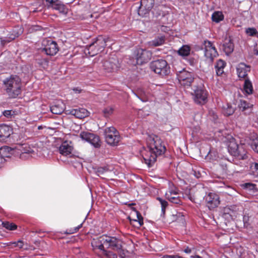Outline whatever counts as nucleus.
<instances>
[{
    "label": "nucleus",
    "instance_id": "21",
    "mask_svg": "<svg viewBox=\"0 0 258 258\" xmlns=\"http://www.w3.org/2000/svg\"><path fill=\"white\" fill-rule=\"evenodd\" d=\"M12 133V127L5 124H0V141H5Z\"/></svg>",
    "mask_w": 258,
    "mask_h": 258
},
{
    "label": "nucleus",
    "instance_id": "47",
    "mask_svg": "<svg viewBox=\"0 0 258 258\" xmlns=\"http://www.w3.org/2000/svg\"><path fill=\"white\" fill-rule=\"evenodd\" d=\"M82 223L80 224L78 226L75 227V228L74 229L71 230L69 233L72 234V233L77 232L79 230V229H80L82 227Z\"/></svg>",
    "mask_w": 258,
    "mask_h": 258
},
{
    "label": "nucleus",
    "instance_id": "14",
    "mask_svg": "<svg viewBox=\"0 0 258 258\" xmlns=\"http://www.w3.org/2000/svg\"><path fill=\"white\" fill-rule=\"evenodd\" d=\"M231 140L230 141L228 145V150L229 153L233 156L237 157L239 158L244 159L246 158L245 154L243 155L240 154V146L235 142V140L231 137Z\"/></svg>",
    "mask_w": 258,
    "mask_h": 258
},
{
    "label": "nucleus",
    "instance_id": "51",
    "mask_svg": "<svg viewBox=\"0 0 258 258\" xmlns=\"http://www.w3.org/2000/svg\"><path fill=\"white\" fill-rule=\"evenodd\" d=\"M143 102H146L147 101V99L146 98H144L143 97L139 96V95L135 94Z\"/></svg>",
    "mask_w": 258,
    "mask_h": 258
},
{
    "label": "nucleus",
    "instance_id": "40",
    "mask_svg": "<svg viewBox=\"0 0 258 258\" xmlns=\"http://www.w3.org/2000/svg\"><path fill=\"white\" fill-rule=\"evenodd\" d=\"M157 199L159 201V202L161 205L162 212L164 214L165 211V209L168 205V203L167 201L162 199L160 198H157Z\"/></svg>",
    "mask_w": 258,
    "mask_h": 258
},
{
    "label": "nucleus",
    "instance_id": "36",
    "mask_svg": "<svg viewBox=\"0 0 258 258\" xmlns=\"http://www.w3.org/2000/svg\"><path fill=\"white\" fill-rule=\"evenodd\" d=\"M109 169L107 166L98 167L94 169V171L98 176H100L101 175L109 171Z\"/></svg>",
    "mask_w": 258,
    "mask_h": 258
},
{
    "label": "nucleus",
    "instance_id": "9",
    "mask_svg": "<svg viewBox=\"0 0 258 258\" xmlns=\"http://www.w3.org/2000/svg\"><path fill=\"white\" fill-rule=\"evenodd\" d=\"M44 47L41 49L42 52H44L48 55H54L58 51V47L56 42L50 39H46L43 41Z\"/></svg>",
    "mask_w": 258,
    "mask_h": 258
},
{
    "label": "nucleus",
    "instance_id": "6",
    "mask_svg": "<svg viewBox=\"0 0 258 258\" xmlns=\"http://www.w3.org/2000/svg\"><path fill=\"white\" fill-rule=\"evenodd\" d=\"M176 76L181 85L187 87L191 86L195 79L194 74L185 69L177 72Z\"/></svg>",
    "mask_w": 258,
    "mask_h": 258
},
{
    "label": "nucleus",
    "instance_id": "3",
    "mask_svg": "<svg viewBox=\"0 0 258 258\" xmlns=\"http://www.w3.org/2000/svg\"><path fill=\"white\" fill-rule=\"evenodd\" d=\"M107 39L102 36H99L96 40L87 46L85 52L88 53L91 56H93L102 52L106 45Z\"/></svg>",
    "mask_w": 258,
    "mask_h": 258
},
{
    "label": "nucleus",
    "instance_id": "28",
    "mask_svg": "<svg viewBox=\"0 0 258 258\" xmlns=\"http://www.w3.org/2000/svg\"><path fill=\"white\" fill-rule=\"evenodd\" d=\"M226 62L222 59H219L217 61L215 68L218 76H220L224 73V69L226 66Z\"/></svg>",
    "mask_w": 258,
    "mask_h": 258
},
{
    "label": "nucleus",
    "instance_id": "30",
    "mask_svg": "<svg viewBox=\"0 0 258 258\" xmlns=\"http://www.w3.org/2000/svg\"><path fill=\"white\" fill-rule=\"evenodd\" d=\"M20 150L21 151L22 153L32 155L35 153L36 149L34 147H31L28 144H24L22 145V149Z\"/></svg>",
    "mask_w": 258,
    "mask_h": 258
},
{
    "label": "nucleus",
    "instance_id": "5",
    "mask_svg": "<svg viewBox=\"0 0 258 258\" xmlns=\"http://www.w3.org/2000/svg\"><path fill=\"white\" fill-rule=\"evenodd\" d=\"M105 141L112 146L117 145L120 140L118 132L113 127H106L104 131Z\"/></svg>",
    "mask_w": 258,
    "mask_h": 258
},
{
    "label": "nucleus",
    "instance_id": "55",
    "mask_svg": "<svg viewBox=\"0 0 258 258\" xmlns=\"http://www.w3.org/2000/svg\"><path fill=\"white\" fill-rule=\"evenodd\" d=\"M213 153L212 151L211 150H210L208 152V156H212V154Z\"/></svg>",
    "mask_w": 258,
    "mask_h": 258
},
{
    "label": "nucleus",
    "instance_id": "4",
    "mask_svg": "<svg viewBox=\"0 0 258 258\" xmlns=\"http://www.w3.org/2000/svg\"><path fill=\"white\" fill-rule=\"evenodd\" d=\"M151 69L155 73L161 76H166L170 73V67L164 59H158L152 61L150 64Z\"/></svg>",
    "mask_w": 258,
    "mask_h": 258
},
{
    "label": "nucleus",
    "instance_id": "43",
    "mask_svg": "<svg viewBox=\"0 0 258 258\" xmlns=\"http://www.w3.org/2000/svg\"><path fill=\"white\" fill-rule=\"evenodd\" d=\"M3 115L8 118H12L14 115V111L11 110H5L3 112Z\"/></svg>",
    "mask_w": 258,
    "mask_h": 258
},
{
    "label": "nucleus",
    "instance_id": "34",
    "mask_svg": "<svg viewBox=\"0 0 258 258\" xmlns=\"http://www.w3.org/2000/svg\"><path fill=\"white\" fill-rule=\"evenodd\" d=\"M223 49L226 54H230L234 49V45L233 43L229 40L228 42H225L223 44Z\"/></svg>",
    "mask_w": 258,
    "mask_h": 258
},
{
    "label": "nucleus",
    "instance_id": "18",
    "mask_svg": "<svg viewBox=\"0 0 258 258\" xmlns=\"http://www.w3.org/2000/svg\"><path fill=\"white\" fill-rule=\"evenodd\" d=\"M154 4V0H141L140 6L138 10V14L140 16H144L153 8Z\"/></svg>",
    "mask_w": 258,
    "mask_h": 258
},
{
    "label": "nucleus",
    "instance_id": "12",
    "mask_svg": "<svg viewBox=\"0 0 258 258\" xmlns=\"http://www.w3.org/2000/svg\"><path fill=\"white\" fill-rule=\"evenodd\" d=\"M205 56L210 61H212L214 58L218 56V52L213 45V43L210 41H205Z\"/></svg>",
    "mask_w": 258,
    "mask_h": 258
},
{
    "label": "nucleus",
    "instance_id": "42",
    "mask_svg": "<svg viewBox=\"0 0 258 258\" xmlns=\"http://www.w3.org/2000/svg\"><path fill=\"white\" fill-rule=\"evenodd\" d=\"M113 111V109L111 107H107L104 108L103 110V112L105 117H108L110 115Z\"/></svg>",
    "mask_w": 258,
    "mask_h": 258
},
{
    "label": "nucleus",
    "instance_id": "10",
    "mask_svg": "<svg viewBox=\"0 0 258 258\" xmlns=\"http://www.w3.org/2000/svg\"><path fill=\"white\" fill-rule=\"evenodd\" d=\"M169 187L165 193L166 199L172 203L179 204L181 201L179 196V190L173 184L169 183Z\"/></svg>",
    "mask_w": 258,
    "mask_h": 258
},
{
    "label": "nucleus",
    "instance_id": "7",
    "mask_svg": "<svg viewBox=\"0 0 258 258\" xmlns=\"http://www.w3.org/2000/svg\"><path fill=\"white\" fill-rule=\"evenodd\" d=\"M193 95L194 100L198 104L204 105L208 101V92L203 87H197Z\"/></svg>",
    "mask_w": 258,
    "mask_h": 258
},
{
    "label": "nucleus",
    "instance_id": "15",
    "mask_svg": "<svg viewBox=\"0 0 258 258\" xmlns=\"http://www.w3.org/2000/svg\"><path fill=\"white\" fill-rule=\"evenodd\" d=\"M105 241L106 248H111L113 250H119L122 247V241L120 239L113 236L105 235Z\"/></svg>",
    "mask_w": 258,
    "mask_h": 258
},
{
    "label": "nucleus",
    "instance_id": "1",
    "mask_svg": "<svg viewBox=\"0 0 258 258\" xmlns=\"http://www.w3.org/2000/svg\"><path fill=\"white\" fill-rule=\"evenodd\" d=\"M146 143L147 148L141 150V154L145 163L151 166L155 162L157 157L163 155L166 149L160 137L154 134L148 135Z\"/></svg>",
    "mask_w": 258,
    "mask_h": 258
},
{
    "label": "nucleus",
    "instance_id": "8",
    "mask_svg": "<svg viewBox=\"0 0 258 258\" xmlns=\"http://www.w3.org/2000/svg\"><path fill=\"white\" fill-rule=\"evenodd\" d=\"M80 137L82 140L90 143L95 148H99L101 146L100 138L97 135L88 132H82L80 133Z\"/></svg>",
    "mask_w": 258,
    "mask_h": 258
},
{
    "label": "nucleus",
    "instance_id": "52",
    "mask_svg": "<svg viewBox=\"0 0 258 258\" xmlns=\"http://www.w3.org/2000/svg\"><path fill=\"white\" fill-rule=\"evenodd\" d=\"M161 30L162 31L166 32L169 30V28L166 26H162L161 27Z\"/></svg>",
    "mask_w": 258,
    "mask_h": 258
},
{
    "label": "nucleus",
    "instance_id": "29",
    "mask_svg": "<svg viewBox=\"0 0 258 258\" xmlns=\"http://www.w3.org/2000/svg\"><path fill=\"white\" fill-rule=\"evenodd\" d=\"M243 92L245 94L250 95L253 92L252 83L249 79H245L243 85Z\"/></svg>",
    "mask_w": 258,
    "mask_h": 258
},
{
    "label": "nucleus",
    "instance_id": "44",
    "mask_svg": "<svg viewBox=\"0 0 258 258\" xmlns=\"http://www.w3.org/2000/svg\"><path fill=\"white\" fill-rule=\"evenodd\" d=\"M104 253L106 256V258H117V255L111 251H107L105 250L103 251Z\"/></svg>",
    "mask_w": 258,
    "mask_h": 258
},
{
    "label": "nucleus",
    "instance_id": "17",
    "mask_svg": "<svg viewBox=\"0 0 258 258\" xmlns=\"http://www.w3.org/2000/svg\"><path fill=\"white\" fill-rule=\"evenodd\" d=\"M205 200L209 209H214L220 204L219 196L213 192H209L205 197Z\"/></svg>",
    "mask_w": 258,
    "mask_h": 258
},
{
    "label": "nucleus",
    "instance_id": "2",
    "mask_svg": "<svg viewBox=\"0 0 258 258\" xmlns=\"http://www.w3.org/2000/svg\"><path fill=\"white\" fill-rule=\"evenodd\" d=\"M6 93L11 98H16L21 93V80L17 75H11L3 81Z\"/></svg>",
    "mask_w": 258,
    "mask_h": 258
},
{
    "label": "nucleus",
    "instance_id": "46",
    "mask_svg": "<svg viewBox=\"0 0 258 258\" xmlns=\"http://www.w3.org/2000/svg\"><path fill=\"white\" fill-rule=\"evenodd\" d=\"M24 245V242L23 241L20 240L17 241V247H18L20 248H23L24 249H28L27 247L26 246V247H23Z\"/></svg>",
    "mask_w": 258,
    "mask_h": 258
},
{
    "label": "nucleus",
    "instance_id": "32",
    "mask_svg": "<svg viewBox=\"0 0 258 258\" xmlns=\"http://www.w3.org/2000/svg\"><path fill=\"white\" fill-rule=\"evenodd\" d=\"M235 111V108L229 104H226L223 107V113L226 116L232 115Z\"/></svg>",
    "mask_w": 258,
    "mask_h": 258
},
{
    "label": "nucleus",
    "instance_id": "33",
    "mask_svg": "<svg viewBox=\"0 0 258 258\" xmlns=\"http://www.w3.org/2000/svg\"><path fill=\"white\" fill-rule=\"evenodd\" d=\"M224 19V15L221 12L216 11L212 15V20L213 22L219 23Z\"/></svg>",
    "mask_w": 258,
    "mask_h": 258
},
{
    "label": "nucleus",
    "instance_id": "50",
    "mask_svg": "<svg viewBox=\"0 0 258 258\" xmlns=\"http://www.w3.org/2000/svg\"><path fill=\"white\" fill-rule=\"evenodd\" d=\"M216 136L218 137L219 138H221L222 136H223V134L222 133L221 131H219L215 133Z\"/></svg>",
    "mask_w": 258,
    "mask_h": 258
},
{
    "label": "nucleus",
    "instance_id": "23",
    "mask_svg": "<svg viewBox=\"0 0 258 258\" xmlns=\"http://www.w3.org/2000/svg\"><path fill=\"white\" fill-rule=\"evenodd\" d=\"M250 70V67L245 64L244 63H240L236 68V71L238 77L241 79L245 78L247 73Z\"/></svg>",
    "mask_w": 258,
    "mask_h": 258
},
{
    "label": "nucleus",
    "instance_id": "16",
    "mask_svg": "<svg viewBox=\"0 0 258 258\" xmlns=\"http://www.w3.org/2000/svg\"><path fill=\"white\" fill-rule=\"evenodd\" d=\"M47 3L46 5L48 8L58 11L60 13L63 15H66L68 13V9L59 0H45Z\"/></svg>",
    "mask_w": 258,
    "mask_h": 258
},
{
    "label": "nucleus",
    "instance_id": "31",
    "mask_svg": "<svg viewBox=\"0 0 258 258\" xmlns=\"http://www.w3.org/2000/svg\"><path fill=\"white\" fill-rule=\"evenodd\" d=\"M165 38L164 36H159L154 40L150 42V45L154 46H158L163 44Z\"/></svg>",
    "mask_w": 258,
    "mask_h": 258
},
{
    "label": "nucleus",
    "instance_id": "13",
    "mask_svg": "<svg viewBox=\"0 0 258 258\" xmlns=\"http://www.w3.org/2000/svg\"><path fill=\"white\" fill-rule=\"evenodd\" d=\"M120 67L119 60L116 57L109 58L103 62L104 69L107 72H113L118 70Z\"/></svg>",
    "mask_w": 258,
    "mask_h": 258
},
{
    "label": "nucleus",
    "instance_id": "48",
    "mask_svg": "<svg viewBox=\"0 0 258 258\" xmlns=\"http://www.w3.org/2000/svg\"><path fill=\"white\" fill-rule=\"evenodd\" d=\"M194 250V248L187 247L183 250V251L186 253H190L191 252L192 250Z\"/></svg>",
    "mask_w": 258,
    "mask_h": 258
},
{
    "label": "nucleus",
    "instance_id": "45",
    "mask_svg": "<svg viewBox=\"0 0 258 258\" xmlns=\"http://www.w3.org/2000/svg\"><path fill=\"white\" fill-rule=\"evenodd\" d=\"M244 187L245 189L248 190H254L255 185L251 183H246L244 184Z\"/></svg>",
    "mask_w": 258,
    "mask_h": 258
},
{
    "label": "nucleus",
    "instance_id": "37",
    "mask_svg": "<svg viewBox=\"0 0 258 258\" xmlns=\"http://www.w3.org/2000/svg\"><path fill=\"white\" fill-rule=\"evenodd\" d=\"M4 227L9 230H15L17 229V226L13 223L4 222L2 223Z\"/></svg>",
    "mask_w": 258,
    "mask_h": 258
},
{
    "label": "nucleus",
    "instance_id": "11",
    "mask_svg": "<svg viewBox=\"0 0 258 258\" xmlns=\"http://www.w3.org/2000/svg\"><path fill=\"white\" fill-rule=\"evenodd\" d=\"M137 63L142 64L147 62L152 57V53L150 51L142 48L137 49L135 52Z\"/></svg>",
    "mask_w": 258,
    "mask_h": 258
},
{
    "label": "nucleus",
    "instance_id": "19",
    "mask_svg": "<svg viewBox=\"0 0 258 258\" xmlns=\"http://www.w3.org/2000/svg\"><path fill=\"white\" fill-rule=\"evenodd\" d=\"M73 150V147L72 143L68 141L62 142L58 148L59 153L64 156L71 157Z\"/></svg>",
    "mask_w": 258,
    "mask_h": 258
},
{
    "label": "nucleus",
    "instance_id": "20",
    "mask_svg": "<svg viewBox=\"0 0 258 258\" xmlns=\"http://www.w3.org/2000/svg\"><path fill=\"white\" fill-rule=\"evenodd\" d=\"M23 33V29L21 27L17 26L15 27L13 30L9 32L7 36L2 42L3 43L9 42L13 40L18 37L20 35Z\"/></svg>",
    "mask_w": 258,
    "mask_h": 258
},
{
    "label": "nucleus",
    "instance_id": "24",
    "mask_svg": "<svg viewBox=\"0 0 258 258\" xmlns=\"http://www.w3.org/2000/svg\"><path fill=\"white\" fill-rule=\"evenodd\" d=\"M105 235L99 237L96 239H93L92 241L91 244L92 247L94 248H98L103 251L106 248V242L105 241Z\"/></svg>",
    "mask_w": 258,
    "mask_h": 258
},
{
    "label": "nucleus",
    "instance_id": "22",
    "mask_svg": "<svg viewBox=\"0 0 258 258\" xmlns=\"http://www.w3.org/2000/svg\"><path fill=\"white\" fill-rule=\"evenodd\" d=\"M67 114L74 115L78 118H83L88 115V111L85 108H79L67 110Z\"/></svg>",
    "mask_w": 258,
    "mask_h": 258
},
{
    "label": "nucleus",
    "instance_id": "54",
    "mask_svg": "<svg viewBox=\"0 0 258 258\" xmlns=\"http://www.w3.org/2000/svg\"><path fill=\"white\" fill-rule=\"evenodd\" d=\"M192 258H202V257L199 256V255H195L194 256H191Z\"/></svg>",
    "mask_w": 258,
    "mask_h": 258
},
{
    "label": "nucleus",
    "instance_id": "25",
    "mask_svg": "<svg viewBox=\"0 0 258 258\" xmlns=\"http://www.w3.org/2000/svg\"><path fill=\"white\" fill-rule=\"evenodd\" d=\"M246 142L250 146L254 151L258 153V137L256 135H252L246 140Z\"/></svg>",
    "mask_w": 258,
    "mask_h": 258
},
{
    "label": "nucleus",
    "instance_id": "38",
    "mask_svg": "<svg viewBox=\"0 0 258 258\" xmlns=\"http://www.w3.org/2000/svg\"><path fill=\"white\" fill-rule=\"evenodd\" d=\"M201 171L202 169L198 167L195 166L192 168L190 174L193 175L195 177L199 178L202 175Z\"/></svg>",
    "mask_w": 258,
    "mask_h": 258
},
{
    "label": "nucleus",
    "instance_id": "49",
    "mask_svg": "<svg viewBox=\"0 0 258 258\" xmlns=\"http://www.w3.org/2000/svg\"><path fill=\"white\" fill-rule=\"evenodd\" d=\"M209 113H210V114H212V115H213V119H214V120H215V119H217V117H218L217 115V114H216L214 112V111H210L209 112Z\"/></svg>",
    "mask_w": 258,
    "mask_h": 258
},
{
    "label": "nucleus",
    "instance_id": "53",
    "mask_svg": "<svg viewBox=\"0 0 258 258\" xmlns=\"http://www.w3.org/2000/svg\"><path fill=\"white\" fill-rule=\"evenodd\" d=\"M12 244L14 247H17V241L12 242Z\"/></svg>",
    "mask_w": 258,
    "mask_h": 258
},
{
    "label": "nucleus",
    "instance_id": "41",
    "mask_svg": "<svg viewBox=\"0 0 258 258\" xmlns=\"http://www.w3.org/2000/svg\"><path fill=\"white\" fill-rule=\"evenodd\" d=\"M251 169L253 174L255 176H258V163H254L251 165Z\"/></svg>",
    "mask_w": 258,
    "mask_h": 258
},
{
    "label": "nucleus",
    "instance_id": "39",
    "mask_svg": "<svg viewBox=\"0 0 258 258\" xmlns=\"http://www.w3.org/2000/svg\"><path fill=\"white\" fill-rule=\"evenodd\" d=\"M135 212L137 216V219L133 220V221L135 222H138L139 226H141L144 223L143 218L140 212L138 211H135Z\"/></svg>",
    "mask_w": 258,
    "mask_h": 258
},
{
    "label": "nucleus",
    "instance_id": "26",
    "mask_svg": "<svg viewBox=\"0 0 258 258\" xmlns=\"http://www.w3.org/2000/svg\"><path fill=\"white\" fill-rule=\"evenodd\" d=\"M64 105L60 101L56 102L50 107L51 112L55 114H60L64 111Z\"/></svg>",
    "mask_w": 258,
    "mask_h": 258
},
{
    "label": "nucleus",
    "instance_id": "35",
    "mask_svg": "<svg viewBox=\"0 0 258 258\" xmlns=\"http://www.w3.org/2000/svg\"><path fill=\"white\" fill-rule=\"evenodd\" d=\"M190 51V48L188 45H183L178 50L179 55L182 56H188Z\"/></svg>",
    "mask_w": 258,
    "mask_h": 258
},
{
    "label": "nucleus",
    "instance_id": "27",
    "mask_svg": "<svg viewBox=\"0 0 258 258\" xmlns=\"http://www.w3.org/2000/svg\"><path fill=\"white\" fill-rule=\"evenodd\" d=\"M253 105L252 104L243 100H240L238 104V107L240 110L243 112H245V113L250 112L251 110V107Z\"/></svg>",
    "mask_w": 258,
    "mask_h": 258
}]
</instances>
